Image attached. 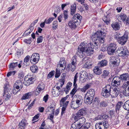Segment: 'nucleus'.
<instances>
[{"label": "nucleus", "instance_id": "nucleus-1", "mask_svg": "<svg viewBox=\"0 0 129 129\" xmlns=\"http://www.w3.org/2000/svg\"><path fill=\"white\" fill-rule=\"evenodd\" d=\"M81 45L82 46H85L84 48V51L88 56L91 55L93 52L94 50H96L98 49V45L96 42L94 43V45H90V46L86 45L84 43H81Z\"/></svg>", "mask_w": 129, "mask_h": 129}, {"label": "nucleus", "instance_id": "nucleus-2", "mask_svg": "<svg viewBox=\"0 0 129 129\" xmlns=\"http://www.w3.org/2000/svg\"><path fill=\"white\" fill-rule=\"evenodd\" d=\"M112 88L109 85H107L102 89L101 92L102 95L105 98L109 97Z\"/></svg>", "mask_w": 129, "mask_h": 129}, {"label": "nucleus", "instance_id": "nucleus-3", "mask_svg": "<svg viewBox=\"0 0 129 129\" xmlns=\"http://www.w3.org/2000/svg\"><path fill=\"white\" fill-rule=\"evenodd\" d=\"M35 80V78L34 77H33V76L29 75H27L24 78V84L27 86H28L30 84H33Z\"/></svg>", "mask_w": 129, "mask_h": 129}, {"label": "nucleus", "instance_id": "nucleus-4", "mask_svg": "<svg viewBox=\"0 0 129 129\" xmlns=\"http://www.w3.org/2000/svg\"><path fill=\"white\" fill-rule=\"evenodd\" d=\"M40 58L38 53H35L33 54L30 58V61L31 63L35 64L38 61Z\"/></svg>", "mask_w": 129, "mask_h": 129}, {"label": "nucleus", "instance_id": "nucleus-5", "mask_svg": "<svg viewBox=\"0 0 129 129\" xmlns=\"http://www.w3.org/2000/svg\"><path fill=\"white\" fill-rule=\"evenodd\" d=\"M117 45L115 43H110L107 48L108 53L109 55H112L115 52Z\"/></svg>", "mask_w": 129, "mask_h": 129}, {"label": "nucleus", "instance_id": "nucleus-6", "mask_svg": "<svg viewBox=\"0 0 129 129\" xmlns=\"http://www.w3.org/2000/svg\"><path fill=\"white\" fill-rule=\"evenodd\" d=\"M52 93L54 96H58L59 94H62L64 93L63 91H62V89H60L59 86L57 87L54 86L52 90Z\"/></svg>", "mask_w": 129, "mask_h": 129}, {"label": "nucleus", "instance_id": "nucleus-7", "mask_svg": "<svg viewBox=\"0 0 129 129\" xmlns=\"http://www.w3.org/2000/svg\"><path fill=\"white\" fill-rule=\"evenodd\" d=\"M128 39V33L125 32L123 36L120 37L118 40V42L121 45L125 44L127 41Z\"/></svg>", "mask_w": 129, "mask_h": 129}, {"label": "nucleus", "instance_id": "nucleus-8", "mask_svg": "<svg viewBox=\"0 0 129 129\" xmlns=\"http://www.w3.org/2000/svg\"><path fill=\"white\" fill-rule=\"evenodd\" d=\"M76 62V57L74 56L73 57L72 59L71 63L69 64L68 66V68L71 69V71L73 72L75 69L77 65Z\"/></svg>", "mask_w": 129, "mask_h": 129}, {"label": "nucleus", "instance_id": "nucleus-9", "mask_svg": "<svg viewBox=\"0 0 129 129\" xmlns=\"http://www.w3.org/2000/svg\"><path fill=\"white\" fill-rule=\"evenodd\" d=\"M117 17V19L119 21H123L126 24H129V20L125 14L122 13L118 15Z\"/></svg>", "mask_w": 129, "mask_h": 129}, {"label": "nucleus", "instance_id": "nucleus-10", "mask_svg": "<svg viewBox=\"0 0 129 129\" xmlns=\"http://www.w3.org/2000/svg\"><path fill=\"white\" fill-rule=\"evenodd\" d=\"M38 86L35 92V94L38 95L45 88V85L44 83L41 82H39L38 83Z\"/></svg>", "mask_w": 129, "mask_h": 129}, {"label": "nucleus", "instance_id": "nucleus-11", "mask_svg": "<svg viewBox=\"0 0 129 129\" xmlns=\"http://www.w3.org/2000/svg\"><path fill=\"white\" fill-rule=\"evenodd\" d=\"M85 46L80 45L78 46V50L76 54H77L80 58H82L85 55L84 51V48Z\"/></svg>", "mask_w": 129, "mask_h": 129}, {"label": "nucleus", "instance_id": "nucleus-12", "mask_svg": "<svg viewBox=\"0 0 129 129\" xmlns=\"http://www.w3.org/2000/svg\"><path fill=\"white\" fill-rule=\"evenodd\" d=\"M128 82L124 83L122 88L125 89L123 91V94L126 96H129V84Z\"/></svg>", "mask_w": 129, "mask_h": 129}, {"label": "nucleus", "instance_id": "nucleus-13", "mask_svg": "<svg viewBox=\"0 0 129 129\" xmlns=\"http://www.w3.org/2000/svg\"><path fill=\"white\" fill-rule=\"evenodd\" d=\"M121 49V51L119 52V55L124 57H127L129 54V52L127 48L125 47H122Z\"/></svg>", "mask_w": 129, "mask_h": 129}, {"label": "nucleus", "instance_id": "nucleus-14", "mask_svg": "<svg viewBox=\"0 0 129 129\" xmlns=\"http://www.w3.org/2000/svg\"><path fill=\"white\" fill-rule=\"evenodd\" d=\"M120 91V89L118 88H112L110 95L113 98L116 97L119 94Z\"/></svg>", "mask_w": 129, "mask_h": 129}, {"label": "nucleus", "instance_id": "nucleus-15", "mask_svg": "<svg viewBox=\"0 0 129 129\" xmlns=\"http://www.w3.org/2000/svg\"><path fill=\"white\" fill-rule=\"evenodd\" d=\"M109 60L111 63L116 65L120 62L119 58L116 56H114L111 57Z\"/></svg>", "mask_w": 129, "mask_h": 129}, {"label": "nucleus", "instance_id": "nucleus-16", "mask_svg": "<svg viewBox=\"0 0 129 129\" xmlns=\"http://www.w3.org/2000/svg\"><path fill=\"white\" fill-rule=\"evenodd\" d=\"M122 82L124 81V83L128 82L129 84V75L127 73L123 74L120 76Z\"/></svg>", "mask_w": 129, "mask_h": 129}, {"label": "nucleus", "instance_id": "nucleus-17", "mask_svg": "<svg viewBox=\"0 0 129 129\" xmlns=\"http://www.w3.org/2000/svg\"><path fill=\"white\" fill-rule=\"evenodd\" d=\"M87 60V61L84 64V67L88 69L90 68L92 66V63L90 62L89 60H87V57H85L83 58L82 61L83 62H84Z\"/></svg>", "mask_w": 129, "mask_h": 129}, {"label": "nucleus", "instance_id": "nucleus-18", "mask_svg": "<svg viewBox=\"0 0 129 129\" xmlns=\"http://www.w3.org/2000/svg\"><path fill=\"white\" fill-rule=\"evenodd\" d=\"M95 93V91L94 90L92 89H91L87 91L85 96L93 98Z\"/></svg>", "mask_w": 129, "mask_h": 129}, {"label": "nucleus", "instance_id": "nucleus-19", "mask_svg": "<svg viewBox=\"0 0 129 129\" xmlns=\"http://www.w3.org/2000/svg\"><path fill=\"white\" fill-rule=\"evenodd\" d=\"M77 22L76 20L73 19L72 20L70 21L68 23V25L69 27L71 28H76V24Z\"/></svg>", "mask_w": 129, "mask_h": 129}, {"label": "nucleus", "instance_id": "nucleus-20", "mask_svg": "<svg viewBox=\"0 0 129 129\" xmlns=\"http://www.w3.org/2000/svg\"><path fill=\"white\" fill-rule=\"evenodd\" d=\"M23 83L21 80H17L14 84L13 86L16 87L17 89H19L20 88L21 89L23 87Z\"/></svg>", "mask_w": 129, "mask_h": 129}, {"label": "nucleus", "instance_id": "nucleus-21", "mask_svg": "<svg viewBox=\"0 0 129 129\" xmlns=\"http://www.w3.org/2000/svg\"><path fill=\"white\" fill-rule=\"evenodd\" d=\"M27 124V121L25 119H23L19 123V127L20 129H24Z\"/></svg>", "mask_w": 129, "mask_h": 129}, {"label": "nucleus", "instance_id": "nucleus-22", "mask_svg": "<svg viewBox=\"0 0 129 129\" xmlns=\"http://www.w3.org/2000/svg\"><path fill=\"white\" fill-rule=\"evenodd\" d=\"M30 56L27 55L24 58V62L23 63V67H25L29 65V63L28 62L30 60Z\"/></svg>", "mask_w": 129, "mask_h": 129}, {"label": "nucleus", "instance_id": "nucleus-23", "mask_svg": "<svg viewBox=\"0 0 129 129\" xmlns=\"http://www.w3.org/2000/svg\"><path fill=\"white\" fill-rule=\"evenodd\" d=\"M81 126L77 121H75L71 126V129H80Z\"/></svg>", "mask_w": 129, "mask_h": 129}, {"label": "nucleus", "instance_id": "nucleus-24", "mask_svg": "<svg viewBox=\"0 0 129 129\" xmlns=\"http://www.w3.org/2000/svg\"><path fill=\"white\" fill-rule=\"evenodd\" d=\"M93 98L90 97L85 96L84 101L85 103L87 104H90L92 102Z\"/></svg>", "mask_w": 129, "mask_h": 129}, {"label": "nucleus", "instance_id": "nucleus-25", "mask_svg": "<svg viewBox=\"0 0 129 129\" xmlns=\"http://www.w3.org/2000/svg\"><path fill=\"white\" fill-rule=\"evenodd\" d=\"M83 98L80 95L77 97L76 101H75L79 105V106H80L83 103Z\"/></svg>", "mask_w": 129, "mask_h": 129}, {"label": "nucleus", "instance_id": "nucleus-26", "mask_svg": "<svg viewBox=\"0 0 129 129\" xmlns=\"http://www.w3.org/2000/svg\"><path fill=\"white\" fill-rule=\"evenodd\" d=\"M88 76L87 74V73L85 71H84L80 75V80H83L84 79L88 78Z\"/></svg>", "mask_w": 129, "mask_h": 129}, {"label": "nucleus", "instance_id": "nucleus-27", "mask_svg": "<svg viewBox=\"0 0 129 129\" xmlns=\"http://www.w3.org/2000/svg\"><path fill=\"white\" fill-rule=\"evenodd\" d=\"M86 121V120L84 117H82L77 121L80 126H82L85 123Z\"/></svg>", "mask_w": 129, "mask_h": 129}, {"label": "nucleus", "instance_id": "nucleus-28", "mask_svg": "<svg viewBox=\"0 0 129 129\" xmlns=\"http://www.w3.org/2000/svg\"><path fill=\"white\" fill-rule=\"evenodd\" d=\"M96 36L97 39L102 37H104L106 36V34L105 33H103L101 31H97L96 33Z\"/></svg>", "mask_w": 129, "mask_h": 129}, {"label": "nucleus", "instance_id": "nucleus-29", "mask_svg": "<svg viewBox=\"0 0 129 129\" xmlns=\"http://www.w3.org/2000/svg\"><path fill=\"white\" fill-rule=\"evenodd\" d=\"M12 95V93L11 92H8V91L6 92L5 93H4L3 95L6 98L5 100L7 101L8 100L10 99Z\"/></svg>", "mask_w": 129, "mask_h": 129}, {"label": "nucleus", "instance_id": "nucleus-30", "mask_svg": "<svg viewBox=\"0 0 129 129\" xmlns=\"http://www.w3.org/2000/svg\"><path fill=\"white\" fill-rule=\"evenodd\" d=\"M17 66H18L17 62L11 63L9 65L10 70H13L14 68Z\"/></svg>", "mask_w": 129, "mask_h": 129}, {"label": "nucleus", "instance_id": "nucleus-31", "mask_svg": "<svg viewBox=\"0 0 129 129\" xmlns=\"http://www.w3.org/2000/svg\"><path fill=\"white\" fill-rule=\"evenodd\" d=\"M107 61L106 60H103L100 62L98 63V66L99 67H103L106 66L107 64Z\"/></svg>", "mask_w": 129, "mask_h": 129}, {"label": "nucleus", "instance_id": "nucleus-32", "mask_svg": "<svg viewBox=\"0 0 129 129\" xmlns=\"http://www.w3.org/2000/svg\"><path fill=\"white\" fill-rule=\"evenodd\" d=\"M80 107L75 101H72L71 105V107L74 109H76Z\"/></svg>", "mask_w": 129, "mask_h": 129}, {"label": "nucleus", "instance_id": "nucleus-33", "mask_svg": "<svg viewBox=\"0 0 129 129\" xmlns=\"http://www.w3.org/2000/svg\"><path fill=\"white\" fill-rule=\"evenodd\" d=\"M76 5L74 4L73 5L71 6V14L73 15L74 14L76 11Z\"/></svg>", "mask_w": 129, "mask_h": 129}, {"label": "nucleus", "instance_id": "nucleus-34", "mask_svg": "<svg viewBox=\"0 0 129 129\" xmlns=\"http://www.w3.org/2000/svg\"><path fill=\"white\" fill-rule=\"evenodd\" d=\"M82 17L79 14H77L76 15H75L73 17V19L74 20H76L77 21V22L78 21H80Z\"/></svg>", "mask_w": 129, "mask_h": 129}, {"label": "nucleus", "instance_id": "nucleus-35", "mask_svg": "<svg viewBox=\"0 0 129 129\" xmlns=\"http://www.w3.org/2000/svg\"><path fill=\"white\" fill-rule=\"evenodd\" d=\"M111 26L115 30H118L120 28L119 25L117 23L112 24Z\"/></svg>", "mask_w": 129, "mask_h": 129}, {"label": "nucleus", "instance_id": "nucleus-36", "mask_svg": "<svg viewBox=\"0 0 129 129\" xmlns=\"http://www.w3.org/2000/svg\"><path fill=\"white\" fill-rule=\"evenodd\" d=\"M90 87L89 85L87 84L83 88H81L80 90L82 92L84 93L87 89L90 88Z\"/></svg>", "mask_w": 129, "mask_h": 129}, {"label": "nucleus", "instance_id": "nucleus-37", "mask_svg": "<svg viewBox=\"0 0 129 129\" xmlns=\"http://www.w3.org/2000/svg\"><path fill=\"white\" fill-rule=\"evenodd\" d=\"M94 73L96 74L99 75L102 73V71L98 67H95L93 70Z\"/></svg>", "mask_w": 129, "mask_h": 129}, {"label": "nucleus", "instance_id": "nucleus-38", "mask_svg": "<svg viewBox=\"0 0 129 129\" xmlns=\"http://www.w3.org/2000/svg\"><path fill=\"white\" fill-rule=\"evenodd\" d=\"M124 109L127 110H129V100L126 101L123 106Z\"/></svg>", "mask_w": 129, "mask_h": 129}, {"label": "nucleus", "instance_id": "nucleus-39", "mask_svg": "<svg viewBox=\"0 0 129 129\" xmlns=\"http://www.w3.org/2000/svg\"><path fill=\"white\" fill-rule=\"evenodd\" d=\"M100 102V101L98 98L96 97L95 98L93 102V105H94L95 107L99 105ZM93 106L94 107V106Z\"/></svg>", "mask_w": 129, "mask_h": 129}, {"label": "nucleus", "instance_id": "nucleus-40", "mask_svg": "<svg viewBox=\"0 0 129 129\" xmlns=\"http://www.w3.org/2000/svg\"><path fill=\"white\" fill-rule=\"evenodd\" d=\"M122 104V102H119L117 103L116 106V110L117 113L119 112V109L121 107Z\"/></svg>", "mask_w": 129, "mask_h": 129}, {"label": "nucleus", "instance_id": "nucleus-41", "mask_svg": "<svg viewBox=\"0 0 129 129\" xmlns=\"http://www.w3.org/2000/svg\"><path fill=\"white\" fill-rule=\"evenodd\" d=\"M38 69L37 66L35 65H33L30 67V70L33 73H35L38 71Z\"/></svg>", "mask_w": 129, "mask_h": 129}, {"label": "nucleus", "instance_id": "nucleus-42", "mask_svg": "<svg viewBox=\"0 0 129 129\" xmlns=\"http://www.w3.org/2000/svg\"><path fill=\"white\" fill-rule=\"evenodd\" d=\"M86 112V110L83 109H81L79 110L77 113L81 117L84 114H85Z\"/></svg>", "mask_w": 129, "mask_h": 129}, {"label": "nucleus", "instance_id": "nucleus-43", "mask_svg": "<svg viewBox=\"0 0 129 129\" xmlns=\"http://www.w3.org/2000/svg\"><path fill=\"white\" fill-rule=\"evenodd\" d=\"M71 87L67 85L66 87L65 88H62V91H63L64 92H65L66 94H67L68 93Z\"/></svg>", "mask_w": 129, "mask_h": 129}, {"label": "nucleus", "instance_id": "nucleus-44", "mask_svg": "<svg viewBox=\"0 0 129 129\" xmlns=\"http://www.w3.org/2000/svg\"><path fill=\"white\" fill-rule=\"evenodd\" d=\"M60 69L59 68H57L56 69L55 77L56 78H58L60 76Z\"/></svg>", "mask_w": 129, "mask_h": 129}, {"label": "nucleus", "instance_id": "nucleus-45", "mask_svg": "<svg viewBox=\"0 0 129 129\" xmlns=\"http://www.w3.org/2000/svg\"><path fill=\"white\" fill-rule=\"evenodd\" d=\"M120 82L112 80L111 84L113 86H118L120 85Z\"/></svg>", "mask_w": 129, "mask_h": 129}, {"label": "nucleus", "instance_id": "nucleus-46", "mask_svg": "<svg viewBox=\"0 0 129 129\" xmlns=\"http://www.w3.org/2000/svg\"><path fill=\"white\" fill-rule=\"evenodd\" d=\"M31 92H28L25 94L23 95L22 98V100H25L28 99L29 98V96L31 95Z\"/></svg>", "mask_w": 129, "mask_h": 129}, {"label": "nucleus", "instance_id": "nucleus-47", "mask_svg": "<svg viewBox=\"0 0 129 129\" xmlns=\"http://www.w3.org/2000/svg\"><path fill=\"white\" fill-rule=\"evenodd\" d=\"M73 117L74 118V120L75 121H78L79 119L81 117L77 113L73 115Z\"/></svg>", "mask_w": 129, "mask_h": 129}, {"label": "nucleus", "instance_id": "nucleus-48", "mask_svg": "<svg viewBox=\"0 0 129 129\" xmlns=\"http://www.w3.org/2000/svg\"><path fill=\"white\" fill-rule=\"evenodd\" d=\"M9 85L8 84V83L7 82L4 85V93H5L6 92H7L9 90Z\"/></svg>", "mask_w": 129, "mask_h": 129}, {"label": "nucleus", "instance_id": "nucleus-49", "mask_svg": "<svg viewBox=\"0 0 129 129\" xmlns=\"http://www.w3.org/2000/svg\"><path fill=\"white\" fill-rule=\"evenodd\" d=\"M79 76V74L77 73H76L74 77V80L73 85L74 86H76L77 84H76L77 80V79Z\"/></svg>", "mask_w": 129, "mask_h": 129}, {"label": "nucleus", "instance_id": "nucleus-50", "mask_svg": "<svg viewBox=\"0 0 129 129\" xmlns=\"http://www.w3.org/2000/svg\"><path fill=\"white\" fill-rule=\"evenodd\" d=\"M55 73V71H52L49 72L48 75V79H50L52 78L54 75Z\"/></svg>", "mask_w": 129, "mask_h": 129}, {"label": "nucleus", "instance_id": "nucleus-51", "mask_svg": "<svg viewBox=\"0 0 129 129\" xmlns=\"http://www.w3.org/2000/svg\"><path fill=\"white\" fill-rule=\"evenodd\" d=\"M54 19V18L53 17L49 18L47 20L46 19L44 21L46 23L49 24Z\"/></svg>", "mask_w": 129, "mask_h": 129}, {"label": "nucleus", "instance_id": "nucleus-52", "mask_svg": "<svg viewBox=\"0 0 129 129\" xmlns=\"http://www.w3.org/2000/svg\"><path fill=\"white\" fill-rule=\"evenodd\" d=\"M43 39V37L42 36H38L37 39V43L39 44L42 43V42Z\"/></svg>", "mask_w": 129, "mask_h": 129}, {"label": "nucleus", "instance_id": "nucleus-53", "mask_svg": "<svg viewBox=\"0 0 129 129\" xmlns=\"http://www.w3.org/2000/svg\"><path fill=\"white\" fill-rule=\"evenodd\" d=\"M75 86L72 90L71 92L70 93V95L72 97H73V95H74L76 91V89L77 87H76V86Z\"/></svg>", "mask_w": 129, "mask_h": 129}, {"label": "nucleus", "instance_id": "nucleus-54", "mask_svg": "<svg viewBox=\"0 0 129 129\" xmlns=\"http://www.w3.org/2000/svg\"><path fill=\"white\" fill-rule=\"evenodd\" d=\"M13 93L14 94H17V93L19 91H20V89H17L16 88V87H15L13 86Z\"/></svg>", "mask_w": 129, "mask_h": 129}, {"label": "nucleus", "instance_id": "nucleus-55", "mask_svg": "<svg viewBox=\"0 0 129 129\" xmlns=\"http://www.w3.org/2000/svg\"><path fill=\"white\" fill-rule=\"evenodd\" d=\"M120 34L119 33H116L115 34L114 37L115 39L117 40L118 41V40L120 38Z\"/></svg>", "mask_w": 129, "mask_h": 129}, {"label": "nucleus", "instance_id": "nucleus-56", "mask_svg": "<svg viewBox=\"0 0 129 129\" xmlns=\"http://www.w3.org/2000/svg\"><path fill=\"white\" fill-rule=\"evenodd\" d=\"M109 74V72L107 71L104 70L103 72V76L104 78L108 76Z\"/></svg>", "mask_w": 129, "mask_h": 129}, {"label": "nucleus", "instance_id": "nucleus-57", "mask_svg": "<svg viewBox=\"0 0 129 129\" xmlns=\"http://www.w3.org/2000/svg\"><path fill=\"white\" fill-rule=\"evenodd\" d=\"M58 22L57 21H54L53 22L52 28L53 29L56 28L57 26Z\"/></svg>", "mask_w": 129, "mask_h": 129}, {"label": "nucleus", "instance_id": "nucleus-58", "mask_svg": "<svg viewBox=\"0 0 129 129\" xmlns=\"http://www.w3.org/2000/svg\"><path fill=\"white\" fill-rule=\"evenodd\" d=\"M63 14L64 18L65 20L67 19L68 16L67 11L64 10Z\"/></svg>", "mask_w": 129, "mask_h": 129}, {"label": "nucleus", "instance_id": "nucleus-59", "mask_svg": "<svg viewBox=\"0 0 129 129\" xmlns=\"http://www.w3.org/2000/svg\"><path fill=\"white\" fill-rule=\"evenodd\" d=\"M54 113L52 112L51 114L49 115V116L48 117V118L50 120L53 122V119L54 117Z\"/></svg>", "mask_w": 129, "mask_h": 129}, {"label": "nucleus", "instance_id": "nucleus-60", "mask_svg": "<svg viewBox=\"0 0 129 129\" xmlns=\"http://www.w3.org/2000/svg\"><path fill=\"white\" fill-rule=\"evenodd\" d=\"M107 105V104L105 102L102 101L100 103V106L101 107H106Z\"/></svg>", "mask_w": 129, "mask_h": 129}, {"label": "nucleus", "instance_id": "nucleus-61", "mask_svg": "<svg viewBox=\"0 0 129 129\" xmlns=\"http://www.w3.org/2000/svg\"><path fill=\"white\" fill-rule=\"evenodd\" d=\"M104 37H102L99 38H97L96 40H98L99 41L100 43H104Z\"/></svg>", "mask_w": 129, "mask_h": 129}, {"label": "nucleus", "instance_id": "nucleus-62", "mask_svg": "<svg viewBox=\"0 0 129 129\" xmlns=\"http://www.w3.org/2000/svg\"><path fill=\"white\" fill-rule=\"evenodd\" d=\"M31 39V38L29 39H25L24 40V42L27 44H30L32 42Z\"/></svg>", "mask_w": 129, "mask_h": 129}, {"label": "nucleus", "instance_id": "nucleus-63", "mask_svg": "<svg viewBox=\"0 0 129 129\" xmlns=\"http://www.w3.org/2000/svg\"><path fill=\"white\" fill-rule=\"evenodd\" d=\"M65 67V63L63 64L62 63L59 62V63L57 65V68H59L60 67Z\"/></svg>", "mask_w": 129, "mask_h": 129}, {"label": "nucleus", "instance_id": "nucleus-64", "mask_svg": "<svg viewBox=\"0 0 129 129\" xmlns=\"http://www.w3.org/2000/svg\"><path fill=\"white\" fill-rule=\"evenodd\" d=\"M121 78L119 77L115 76L114 77L112 80L115 81L121 82Z\"/></svg>", "mask_w": 129, "mask_h": 129}]
</instances>
